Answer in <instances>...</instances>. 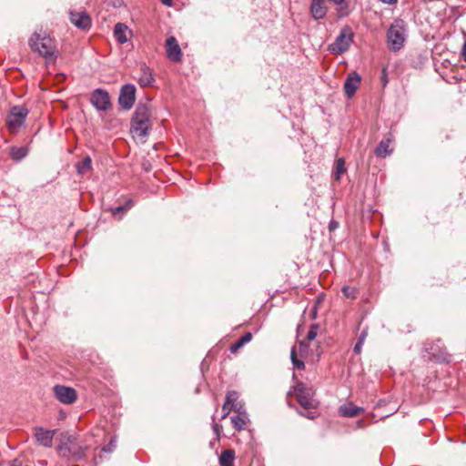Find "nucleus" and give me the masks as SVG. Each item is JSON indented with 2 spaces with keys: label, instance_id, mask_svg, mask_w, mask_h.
Segmentation results:
<instances>
[{
  "label": "nucleus",
  "instance_id": "f257e3e1",
  "mask_svg": "<svg viewBox=\"0 0 466 466\" xmlns=\"http://www.w3.org/2000/svg\"><path fill=\"white\" fill-rule=\"evenodd\" d=\"M151 128V107L147 103H139L131 119L130 132L134 138L144 142Z\"/></svg>",
  "mask_w": 466,
  "mask_h": 466
},
{
  "label": "nucleus",
  "instance_id": "f03ea898",
  "mask_svg": "<svg viewBox=\"0 0 466 466\" xmlns=\"http://www.w3.org/2000/svg\"><path fill=\"white\" fill-rule=\"evenodd\" d=\"M32 51L38 53L49 61L56 59V45L54 40L46 33L35 32L28 40Z\"/></svg>",
  "mask_w": 466,
  "mask_h": 466
},
{
  "label": "nucleus",
  "instance_id": "7ed1b4c3",
  "mask_svg": "<svg viewBox=\"0 0 466 466\" xmlns=\"http://www.w3.org/2000/svg\"><path fill=\"white\" fill-rule=\"evenodd\" d=\"M289 394L294 395L299 405L305 410H315L318 407V401L314 399L315 392L313 389L301 382L297 383Z\"/></svg>",
  "mask_w": 466,
  "mask_h": 466
},
{
  "label": "nucleus",
  "instance_id": "20e7f679",
  "mask_svg": "<svg viewBox=\"0 0 466 466\" xmlns=\"http://www.w3.org/2000/svg\"><path fill=\"white\" fill-rule=\"evenodd\" d=\"M353 38L354 33L351 27L346 25L341 28L335 41L329 45V50L334 55H341L349 50Z\"/></svg>",
  "mask_w": 466,
  "mask_h": 466
},
{
  "label": "nucleus",
  "instance_id": "39448f33",
  "mask_svg": "<svg viewBox=\"0 0 466 466\" xmlns=\"http://www.w3.org/2000/svg\"><path fill=\"white\" fill-rule=\"evenodd\" d=\"M387 38L391 50L398 51L403 46L405 37L402 21H396L390 26Z\"/></svg>",
  "mask_w": 466,
  "mask_h": 466
},
{
  "label": "nucleus",
  "instance_id": "423d86ee",
  "mask_svg": "<svg viewBox=\"0 0 466 466\" xmlns=\"http://www.w3.org/2000/svg\"><path fill=\"white\" fill-rule=\"evenodd\" d=\"M309 346L310 342L301 340L299 347L294 346L290 351L291 362L297 370H302L305 369V363L301 359H308L309 356Z\"/></svg>",
  "mask_w": 466,
  "mask_h": 466
},
{
  "label": "nucleus",
  "instance_id": "0eeeda50",
  "mask_svg": "<svg viewBox=\"0 0 466 466\" xmlns=\"http://www.w3.org/2000/svg\"><path fill=\"white\" fill-rule=\"evenodd\" d=\"M28 115V110L24 106H13L6 117V125L10 131L17 130L24 123Z\"/></svg>",
  "mask_w": 466,
  "mask_h": 466
},
{
  "label": "nucleus",
  "instance_id": "6e6552de",
  "mask_svg": "<svg viewBox=\"0 0 466 466\" xmlns=\"http://www.w3.org/2000/svg\"><path fill=\"white\" fill-rule=\"evenodd\" d=\"M86 447L76 445L71 441L68 442L62 443L58 447V453L62 457H71L74 461H79L85 457Z\"/></svg>",
  "mask_w": 466,
  "mask_h": 466
},
{
  "label": "nucleus",
  "instance_id": "1a4fd4ad",
  "mask_svg": "<svg viewBox=\"0 0 466 466\" xmlns=\"http://www.w3.org/2000/svg\"><path fill=\"white\" fill-rule=\"evenodd\" d=\"M55 397L63 404H72L77 399V393L72 387L56 385L53 388Z\"/></svg>",
  "mask_w": 466,
  "mask_h": 466
},
{
  "label": "nucleus",
  "instance_id": "9d476101",
  "mask_svg": "<svg viewBox=\"0 0 466 466\" xmlns=\"http://www.w3.org/2000/svg\"><path fill=\"white\" fill-rule=\"evenodd\" d=\"M136 100V86L132 84H127L124 85L121 87L119 97H118V104L120 106H122L124 109H130Z\"/></svg>",
  "mask_w": 466,
  "mask_h": 466
},
{
  "label": "nucleus",
  "instance_id": "9b49d317",
  "mask_svg": "<svg viewBox=\"0 0 466 466\" xmlns=\"http://www.w3.org/2000/svg\"><path fill=\"white\" fill-rule=\"evenodd\" d=\"M90 102L98 111H106L111 107L108 93L101 88L93 91Z\"/></svg>",
  "mask_w": 466,
  "mask_h": 466
},
{
  "label": "nucleus",
  "instance_id": "f8f14e48",
  "mask_svg": "<svg viewBox=\"0 0 466 466\" xmlns=\"http://www.w3.org/2000/svg\"><path fill=\"white\" fill-rule=\"evenodd\" d=\"M33 432L34 437L39 445L45 448H51L53 446L56 430H46L43 427H35L33 429Z\"/></svg>",
  "mask_w": 466,
  "mask_h": 466
},
{
  "label": "nucleus",
  "instance_id": "ddd939ff",
  "mask_svg": "<svg viewBox=\"0 0 466 466\" xmlns=\"http://www.w3.org/2000/svg\"><path fill=\"white\" fill-rule=\"evenodd\" d=\"M167 57L172 62H180L182 51L175 36H169L165 44Z\"/></svg>",
  "mask_w": 466,
  "mask_h": 466
},
{
  "label": "nucleus",
  "instance_id": "4468645a",
  "mask_svg": "<svg viewBox=\"0 0 466 466\" xmlns=\"http://www.w3.org/2000/svg\"><path fill=\"white\" fill-rule=\"evenodd\" d=\"M231 409L235 412L245 410V403L239 400V394L236 390H229L227 392L225 402L222 410Z\"/></svg>",
  "mask_w": 466,
  "mask_h": 466
},
{
  "label": "nucleus",
  "instance_id": "2eb2a0df",
  "mask_svg": "<svg viewBox=\"0 0 466 466\" xmlns=\"http://www.w3.org/2000/svg\"><path fill=\"white\" fill-rule=\"evenodd\" d=\"M70 21L83 30L89 29L92 25L91 18L86 12H70Z\"/></svg>",
  "mask_w": 466,
  "mask_h": 466
},
{
  "label": "nucleus",
  "instance_id": "dca6fc26",
  "mask_svg": "<svg viewBox=\"0 0 466 466\" xmlns=\"http://www.w3.org/2000/svg\"><path fill=\"white\" fill-rule=\"evenodd\" d=\"M361 81L360 76L357 72H351L344 83V91L346 96L350 98L356 93Z\"/></svg>",
  "mask_w": 466,
  "mask_h": 466
},
{
  "label": "nucleus",
  "instance_id": "f3484780",
  "mask_svg": "<svg viewBox=\"0 0 466 466\" xmlns=\"http://www.w3.org/2000/svg\"><path fill=\"white\" fill-rule=\"evenodd\" d=\"M328 11L325 0H312L310 13L314 19L319 20L326 16Z\"/></svg>",
  "mask_w": 466,
  "mask_h": 466
},
{
  "label": "nucleus",
  "instance_id": "a211bd4d",
  "mask_svg": "<svg viewBox=\"0 0 466 466\" xmlns=\"http://www.w3.org/2000/svg\"><path fill=\"white\" fill-rule=\"evenodd\" d=\"M137 82L141 87L149 86L154 82L152 70L145 64L140 66Z\"/></svg>",
  "mask_w": 466,
  "mask_h": 466
},
{
  "label": "nucleus",
  "instance_id": "6ab92c4d",
  "mask_svg": "<svg viewBox=\"0 0 466 466\" xmlns=\"http://www.w3.org/2000/svg\"><path fill=\"white\" fill-rule=\"evenodd\" d=\"M391 143V136H389L386 138L382 139L374 151L375 155L378 157L382 158L390 156L393 152V149L390 147Z\"/></svg>",
  "mask_w": 466,
  "mask_h": 466
},
{
  "label": "nucleus",
  "instance_id": "aec40b11",
  "mask_svg": "<svg viewBox=\"0 0 466 466\" xmlns=\"http://www.w3.org/2000/svg\"><path fill=\"white\" fill-rule=\"evenodd\" d=\"M131 35V31L125 24L117 23L114 27V35L121 45L127 43Z\"/></svg>",
  "mask_w": 466,
  "mask_h": 466
},
{
  "label": "nucleus",
  "instance_id": "412c9836",
  "mask_svg": "<svg viewBox=\"0 0 466 466\" xmlns=\"http://www.w3.org/2000/svg\"><path fill=\"white\" fill-rule=\"evenodd\" d=\"M237 413L238 415L231 417V423L236 431H240L245 429L247 424L249 422V419L246 410Z\"/></svg>",
  "mask_w": 466,
  "mask_h": 466
},
{
  "label": "nucleus",
  "instance_id": "4be33fe9",
  "mask_svg": "<svg viewBox=\"0 0 466 466\" xmlns=\"http://www.w3.org/2000/svg\"><path fill=\"white\" fill-rule=\"evenodd\" d=\"M363 411L362 408L354 405L352 402L346 403L339 407V412L343 417H355Z\"/></svg>",
  "mask_w": 466,
  "mask_h": 466
},
{
  "label": "nucleus",
  "instance_id": "5701e85b",
  "mask_svg": "<svg viewBox=\"0 0 466 466\" xmlns=\"http://www.w3.org/2000/svg\"><path fill=\"white\" fill-rule=\"evenodd\" d=\"M235 451L231 449L225 450L221 452L218 461L220 466H234Z\"/></svg>",
  "mask_w": 466,
  "mask_h": 466
},
{
  "label": "nucleus",
  "instance_id": "b1692460",
  "mask_svg": "<svg viewBox=\"0 0 466 466\" xmlns=\"http://www.w3.org/2000/svg\"><path fill=\"white\" fill-rule=\"evenodd\" d=\"M251 339L252 334L250 332L245 333L230 346V352L232 354H236L245 344L248 343Z\"/></svg>",
  "mask_w": 466,
  "mask_h": 466
},
{
  "label": "nucleus",
  "instance_id": "393cba45",
  "mask_svg": "<svg viewBox=\"0 0 466 466\" xmlns=\"http://www.w3.org/2000/svg\"><path fill=\"white\" fill-rule=\"evenodd\" d=\"M76 171L80 175H85L92 168V160L90 157H84L76 165Z\"/></svg>",
  "mask_w": 466,
  "mask_h": 466
},
{
  "label": "nucleus",
  "instance_id": "a878e982",
  "mask_svg": "<svg viewBox=\"0 0 466 466\" xmlns=\"http://www.w3.org/2000/svg\"><path fill=\"white\" fill-rule=\"evenodd\" d=\"M346 172L345 161L343 158H339L336 161L335 172L333 174L334 179L339 181L341 176Z\"/></svg>",
  "mask_w": 466,
  "mask_h": 466
},
{
  "label": "nucleus",
  "instance_id": "bb28decb",
  "mask_svg": "<svg viewBox=\"0 0 466 466\" xmlns=\"http://www.w3.org/2000/svg\"><path fill=\"white\" fill-rule=\"evenodd\" d=\"M26 149L24 147H12L10 154L13 159L20 160L26 156Z\"/></svg>",
  "mask_w": 466,
  "mask_h": 466
},
{
  "label": "nucleus",
  "instance_id": "cd10ccee",
  "mask_svg": "<svg viewBox=\"0 0 466 466\" xmlns=\"http://www.w3.org/2000/svg\"><path fill=\"white\" fill-rule=\"evenodd\" d=\"M318 329H319V325L318 324H312L310 326L309 330L308 331V334H307V337H306L305 340L308 341V342L313 341L316 339V337H317Z\"/></svg>",
  "mask_w": 466,
  "mask_h": 466
},
{
  "label": "nucleus",
  "instance_id": "c85d7f7f",
  "mask_svg": "<svg viewBox=\"0 0 466 466\" xmlns=\"http://www.w3.org/2000/svg\"><path fill=\"white\" fill-rule=\"evenodd\" d=\"M342 293L344 294L345 297L349 299H355L357 289L353 287L345 286L342 288Z\"/></svg>",
  "mask_w": 466,
  "mask_h": 466
},
{
  "label": "nucleus",
  "instance_id": "c756f323",
  "mask_svg": "<svg viewBox=\"0 0 466 466\" xmlns=\"http://www.w3.org/2000/svg\"><path fill=\"white\" fill-rule=\"evenodd\" d=\"M366 335H367V333H366L365 331H363V332L360 334V338H359V339H358V341H357L356 345L354 346V352H355V353H357V354H360V351H361V347H362V344H363V342H364V340H365Z\"/></svg>",
  "mask_w": 466,
  "mask_h": 466
},
{
  "label": "nucleus",
  "instance_id": "7c9ffc66",
  "mask_svg": "<svg viewBox=\"0 0 466 466\" xmlns=\"http://www.w3.org/2000/svg\"><path fill=\"white\" fill-rule=\"evenodd\" d=\"M329 2L332 3L333 5L339 6V10H344L348 8V3L346 0H328Z\"/></svg>",
  "mask_w": 466,
  "mask_h": 466
},
{
  "label": "nucleus",
  "instance_id": "2f4dec72",
  "mask_svg": "<svg viewBox=\"0 0 466 466\" xmlns=\"http://www.w3.org/2000/svg\"><path fill=\"white\" fill-rule=\"evenodd\" d=\"M127 208H128L130 206H132V201H131V200H129V201L127 203ZM126 209H127V208H126V207L119 206V207H116V208H114V209L112 210V213H113L114 215H116V214H118V213H120V212L125 211Z\"/></svg>",
  "mask_w": 466,
  "mask_h": 466
},
{
  "label": "nucleus",
  "instance_id": "473e14b6",
  "mask_svg": "<svg viewBox=\"0 0 466 466\" xmlns=\"http://www.w3.org/2000/svg\"><path fill=\"white\" fill-rule=\"evenodd\" d=\"M381 83L383 86H386L389 83L387 69L383 68L381 71Z\"/></svg>",
  "mask_w": 466,
  "mask_h": 466
},
{
  "label": "nucleus",
  "instance_id": "72a5a7b5",
  "mask_svg": "<svg viewBox=\"0 0 466 466\" xmlns=\"http://www.w3.org/2000/svg\"><path fill=\"white\" fill-rule=\"evenodd\" d=\"M300 414L308 419L313 420L316 418V412L313 410H307L305 413L300 412Z\"/></svg>",
  "mask_w": 466,
  "mask_h": 466
},
{
  "label": "nucleus",
  "instance_id": "f704fd0d",
  "mask_svg": "<svg viewBox=\"0 0 466 466\" xmlns=\"http://www.w3.org/2000/svg\"><path fill=\"white\" fill-rule=\"evenodd\" d=\"M212 428H213L215 434L217 435V438L218 439L220 437V432H221L222 427L218 423H214Z\"/></svg>",
  "mask_w": 466,
  "mask_h": 466
},
{
  "label": "nucleus",
  "instance_id": "c9c22d12",
  "mask_svg": "<svg viewBox=\"0 0 466 466\" xmlns=\"http://www.w3.org/2000/svg\"><path fill=\"white\" fill-rule=\"evenodd\" d=\"M116 447V444H115V441L114 440H111V441L109 442L108 446L105 447L103 450L106 452H109L112 451L113 448Z\"/></svg>",
  "mask_w": 466,
  "mask_h": 466
},
{
  "label": "nucleus",
  "instance_id": "e433bc0d",
  "mask_svg": "<svg viewBox=\"0 0 466 466\" xmlns=\"http://www.w3.org/2000/svg\"><path fill=\"white\" fill-rule=\"evenodd\" d=\"M2 466H20V462L16 460L11 461V462H8L6 464H2Z\"/></svg>",
  "mask_w": 466,
  "mask_h": 466
},
{
  "label": "nucleus",
  "instance_id": "4c0bfd02",
  "mask_svg": "<svg viewBox=\"0 0 466 466\" xmlns=\"http://www.w3.org/2000/svg\"><path fill=\"white\" fill-rule=\"evenodd\" d=\"M231 410H232L231 409H226V410H223V414L221 416V419L222 420L226 419L228 416V414H229V412Z\"/></svg>",
  "mask_w": 466,
  "mask_h": 466
},
{
  "label": "nucleus",
  "instance_id": "58836bf2",
  "mask_svg": "<svg viewBox=\"0 0 466 466\" xmlns=\"http://www.w3.org/2000/svg\"><path fill=\"white\" fill-rule=\"evenodd\" d=\"M161 3H162L164 5H167V6H172V5H173L172 0H161Z\"/></svg>",
  "mask_w": 466,
  "mask_h": 466
},
{
  "label": "nucleus",
  "instance_id": "ea45409f",
  "mask_svg": "<svg viewBox=\"0 0 466 466\" xmlns=\"http://www.w3.org/2000/svg\"><path fill=\"white\" fill-rule=\"evenodd\" d=\"M380 1L387 5H394L397 3L398 0H380Z\"/></svg>",
  "mask_w": 466,
  "mask_h": 466
},
{
  "label": "nucleus",
  "instance_id": "a19ab883",
  "mask_svg": "<svg viewBox=\"0 0 466 466\" xmlns=\"http://www.w3.org/2000/svg\"><path fill=\"white\" fill-rule=\"evenodd\" d=\"M338 227V223L337 222H334V221H331L330 224H329V229L330 230H333L334 228H336Z\"/></svg>",
  "mask_w": 466,
  "mask_h": 466
},
{
  "label": "nucleus",
  "instance_id": "79ce46f5",
  "mask_svg": "<svg viewBox=\"0 0 466 466\" xmlns=\"http://www.w3.org/2000/svg\"><path fill=\"white\" fill-rule=\"evenodd\" d=\"M462 56H463L464 59L466 60V42L463 45Z\"/></svg>",
  "mask_w": 466,
  "mask_h": 466
}]
</instances>
